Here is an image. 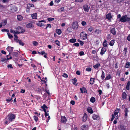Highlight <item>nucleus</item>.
Instances as JSON below:
<instances>
[{"label":"nucleus","mask_w":130,"mask_h":130,"mask_svg":"<svg viewBox=\"0 0 130 130\" xmlns=\"http://www.w3.org/2000/svg\"><path fill=\"white\" fill-rule=\"evenodd\" d=\"M16 116L13 113H9L6 118H7L8 120L9 123L14 121L15 119Z\"/></svg>","instance_id":"1"},{"label":"nucleus","mask_w":130,"mask_h":130,"mask_svg":"<svg viewBox=\"0 0 130 130\" xmlns=\"http://www.w3.org/2000/svg\"><path fill=\"white\" fill-rule=\"evenodd\" d=\"M80 37L83 40H85L87 39V34L84 31H82L80 34Z\"/></svg>","instance_id":"2"},{"label":"nucleus","mask_w":130,"mask_h":130,"mask_svg":"<svg viewBox=\"0 0 130 130\" xmlns=\"http://www.w3.org/2000/svg\"><path fill=\"white\" fill-rule=\"evenodd\" d=\"M13 58V60H15L16 59H17V57L18 56V53L16 52H13L11 53Z\"/></svg>","instance_id":"3"},{"label":"nucleus","mask_w":130,"mask_h":130,"mask_svg":"<svg viewBox=\"0 0 130 130\" xmlns=\"http://www.w3.org/2000/svg\"><path fill=\"white\" fill-rule=\"evenodd\" d=\"M42 22H44L45 23L46 22V21L44 20H42L41 21H38V22H37L36 23V25L38 26L41 27L42 26H45V24L42 23Z\"/></svg>","instance_id":"4"},{"label":"nucleus","mask_w":130,"mask_h":130,"mask_svg":"<svg viewBox=\"0 0 130 130\" xmlns=\"http://www.w3.org/2000/svg\"><path fill=\"white\" fill-rule=\"evenodd\" d=\"M83 8L84 10L87 12H88L90 8V7H88V5L87 4H85L83 6Z\"/></svg>","instance_id":"5"},{"label":"nucleus","mask_w":130,"mask_h":130,"mask_svg":"<svg viewBox=\"0 0 130 130\" xmlns=\"http://www.w3.org/2000/svg\"><path fill=\"white\" fill-rule=\"evenodd\" d=\"M78 22H77L73 23L72 27L74 29H77L78 28Z\"/></svg>","instance_id":"6"},{"label":"nucleus","mask_w":130,"mask_h":130,"mask_svg":"<svg viewBox=\"0 0 130 130\" xmlns=\"http://www.w3.org/2000/svg\"><path fill=\"white\" fill-rule=\"evenodd\" d=\"M20 29L21 30V31H20L21 33L24 32L26 31L25 29L23 28V27L20 26L18 27L17 28V30H19Z\"/></svg>","instance_id":"7"},{"label":"nucleus","mask_w":130,"mask_h":130,"mask_svg":"<svg viewBox=\"0 0 130 130\" xmlns=\"http://www.w3.org/2000/svg\"><path fill=\"white\" fill-rule=\"evenodd\" d=\"M13 48V47L10 46H8L6 48L7 50L9 52V55H10L11 53L12 52Z\"/></svg>","instance_id":"8"},{"label":"nucleus","mask_w":130,"mask_h":130,"mask_svg":"<svg viewBox=\"0 0 130 130\" xmlns=\"http://www.w3.org/2000/svg\"><path fill=\"white\" fill-rule=\"evenodd\" d=\"M80 90L81 93H87V90L86 88L84 87H83L82 88H80Z\"/></svg>","instance_id":"9"},{"label":"nucleus","mask_w":130,"mask_h":130,"mask_svg":"<svg viewBox=\"0 0 130 130\" xmlns=\"http://www.w3.org/2000/svg\"><path fill=\"white\" fill-rule=\"evenodd\" d=\"M38 54L40 55H43L44 54V57L45 58H47V54L46 53H45L44 51H42L41 52H38Z\"/></svg>","instance_id":"10"},{"label":"nucleus","mask_w":130,"mask_h":130,"mask_svg":"<svg viewBox=\"0 0 130 130\" xmlns=\"http://www.w3.org/2000/svg\"><path fill=\"white\" fill-rule=\"evenodd\" d=\"M92 117L94 120H99L100 119L99 116L96 115L94 114H93Z\"/></svg>","instance_id":"11"},{"label":"nucleus","mask_w":130,"mask_h":130,"mask_svg":"<svg viewBox=\"0 0 130 130\" xmlns=\"http://www.w3.org/2000/svg\"><path fill=\"white\" fill-rule=\"evenodd\" d=\"M106 49L104 47H103L101 50V52H100V54L102 56H103L104 54H105V52L106 51Z\"/></svg>","instance_id":"12"},{"label":"nucleus","mask_w":130,"mask_h":130,"mask_svg":"<svg viewBox=\"0 0 130 130\" xmlns=\"http://www.w3.org/2000/svg\"><path fill=\"white\" fill-rule=\"evenodd\" d=\"M112 17L111 14L110 13H109L108 14H106V18L108 20H111Z\"/></svg>","instance_id":"13"},{"label":"nucleus","mask_w":130,"mask_h":130,"mask_svg":"<svg viewBox=\"0 0 130 130\" xmlns=\"http://www.w3.org/2000/svg\"><path fill=\"white\" fill-rule=\"evenodd\" d=\"M120 21L122 22H126V15H123L121 18Z\"/></svg>","instance_id":"14"},{"label":"nucleus","mask_w":130,"mask_h":130,"mask_svg":"<svg viewBox=\"0 0 130 130\" xmlns=\"http://www.w3.org/2000/svg\"><path fill=\"white\" fill-rule=\"evenodd\" d=\"M110 32L113 35H115L116 34V29L114 27L111 28L110 30Z\"/></svg>","instance_id":"15"},{"label":"nucleus","mask_w":130,"mask_h":130,"mask_svg":"<svg viewBox=\"0 0 130 130\" xmlns=\"http://www.w3.org/2000/svg\"><path fill=\"white\" fill-rule=\"evenodd\" d=\"M88 127V125L84 124L81 127V130H86Z\"/></svg>","instance_id":"16"},{"label":"nucleus","mask_w":130,"mask_h":130,"mask_svg":"<svg viewBox=\"0 0 130 130\" xmlns=\"http://www.w3.org/2000/svg\"><path fill=\"white\" fill-rule=\"evenodd\" d=\"M87 115L85 113H84L83 117L82 118V121L83 122H86L87 118Z\"/></svg>","instance_id":"17"},{"label":"nucleus","mask_w":130,"mask_h":130,"mask_svg":"<svg viewBox=\"0 0 130 130\" xmlns=\"http://www.w3.org/2000/svg\"><path fill=\"white\" fill-rule=\"evenodd\" d=\"M67 121V119L64 116L61 117V123H65Z\"/></svg>","instance_id":"18"},{"label":"nucleus","mask_w":130,"mask_h":130,"mask_svg":"<svg viewBox=\"0 0 130 130\" xmlns=\"http://www.w3.org/2000/svg\"><path fill=\"white\" fill-rule=\"evenodd\" d=\"M45 112V114H44L45 116V117L46 118H47V116H48L47 120H46V122H48L49 121V120L50 119V116L49 115L48 113H47V112L46 111V112Z\"/></svg>","instance_id":"19"},{"label":"nucleus","mask_w":130,"mask_h":130,"mask_svg":"<svg viewBox=\"0 0 130 130\" xmlns=\"http://www.w3.org/2000/svg\"><path fill=\"white\" fill-rule=\"evenodd\" d=\"M26 27L28 28L33 27H34V25L32 24L29 23L26 24Z\"/></svg>","instance_id":"20"},{"label":"nucleus","mask_w":130,"mask_h":130,"mask_svg":"<svg viewBox=\"0 0 130 130\" xmlns=\"http://www.w3.org/2000/svg\"><path fill=\"white\" fill-rule=\"evenodd\" d=\"M87 111L89 113L92 114L93 113V110L91 107H89L87 109Z\"/></svg>","instance_id":"21"},{"label":"nucleus","mask_w":130,"mask_h":130,"mask_svg":"<svg viewBox=\"0 0 130 130\" xmlns=\"http://www.w3.org/2000/svg\"><path fill=\"white\" fill-rule=\"evenodd\" d=\"M41 108L43 109V111L45 112L46 111V108L47 109L48 107L45 104H44L43 106L41 107Z\"/></svg>","instance_id":"22"},{"label":"nucleus","mask_w":130,"mask_h":130,"mask_svg":"<svg viewBox=\"0 0 130 130\" xmlns=\"http://www.w3.org/2000/svg\"><path fill=\"white\" fill-rule=\"evenodd\" d=\"M34 5L32 4H28L27 6V8L26 9V10H27V9L29 10V8L31 7H34Z\"/></svg>","instance_id":"23"},{"label":"nucleus","mask_w":130,"mask_h":130,"mask_svg":"<svg viewBox=\"0 0 130 130\" xmlns=\"http://www.w3.org/2000/svg\"><path fill=\"white\" fill-rule=\"evenodd\" d=\"M101 30L99 29H96L95 30L94 32L95 33L96 35H98L99 34H100L101 32Z\"/></svg>","instance_id":"24"},{"label":"nucleus","mask_w":130,"mask_h":130,"mask_svg":"<svg viewBox=\"0 0 130 130\" xmlns=\"http://www.w3.org/2000/svg\"><path fill=\"white\" fill-rule=\"evenodd\" d=\"M14 40H15L17 43H18L20 40L18 39V36L15 34H14Z\"/></svg>","instance_id":"25"},{"label":"nucleus","mask_w":130,"mask_h":130,"mask_svg":"<svg viewBox=\"0 0 130 130\" xmlns=\"http://www.w3.org/2000/svg\"><path fill=\"white\" fill-rule=\"evenodd\" d=\"M76 41V39L75 38H72L70 39L69 41V42L72 43H75Z\"/></svg>","instance_id":"26"},{"label":"nucleus","mask_w":130,"mask_h":130,"mask_svg":"<svg viewBox=\"0 0 130 130\" xmlns=\"http://www.w3.org/2000/svg\"><path fill=\"white\" fill-rule=\"evenodd\" d=\"M95 78H90V80L89 82L90 83V84L93 85L94 84V82H95Z\"/></svg>","instance_id":"27"},{"label":"nucleus","mask_w":130,"mask_h":130,"mask_svg":"<svg viewBox=\"0 0 130 130\" xmlns=\"http://www.w3.org/2000/svg\"><path fill=\"white\" fill-rule=\"evenodd\" d=\"M23 18V17L20 15H18L17 16V19L19 21H21Z\"/></svg>","instance_id":"28"},{"label":"nucleus","mask_w":130,"mask_h":130,"mask_svg":"<svg viewBox=\"0 0 130 130\" xmlns=\"http://www.w3.org/2000/svg\"><path fill=\"white\" fill-rule=\"evenodd\" d=\"M101 66L99 63H98L93 66V67L95 69H96L99 67Z\"/></svg>","instance_id":"29"},{"label":"nucleus","mask_w":130,"mask_h":130,"mask_svg":"<svg viewBox=\"0 0 130 130\" xmlns=\"http://www.w3.org/2000/svg\"><path fill=\"white\" fill-rule=\"evenodd\" d=\"M107 41L106 40H104L103 44V45L104 47H106L107 46Z\"/></svg>","instance_id":"30"},{"label":"nucleus","mask_w":130,"mask_h":130,"mask_svg":"<svg viewBox=\"0 0 130 130\" xmlns=\"http://www.w3.org/2000/svg\"><path fill=\"white\" fill-rule=\"evenodd\" d=\"M128 111V109L127 108H125V109L124 112L125 113L124 116L125 117H126L127 115V112Z\"/></svg>","instance_id":"31"},{"label":"nucleus","mask_w":130,"mask_h":130,"mask_svg":"<svg viewBox=\"0 0 130 130\" xmlns=\"http://www.w3.org/2000/svg\"><path fill=\"white\" fill-rule=\"evenodd\" d=\"M115 43V40H112L110 41L109 43V45L112 46H113Z\"/></svg>","instance_id":"32"},{"label":"nucleus","mask_w":130,"mask_h":130,"mask_svg":"<svg viewBox=\"0 0 130 130\" xmlns=\"http://www.w3.org/2000/svg\"><path fill=\"white\" fill-rule=\"evenodd\" d=\"M120 110V109L117 108L115 111L114 115L116 116V115L118 113Z\"/></svg>","instance_id":"33"},{"label":"nucleus","mask_w":130,"mask_h":130,"mask_svg":"<svg viewBox=\"0 0 130 130\" xmlns=\"http://www.w3.org/2000/svg\"><path fill=\"white\" fill-rule=\"evenodd\" d=\"M37 14L36 13H34L31 15V17L33 19H36L37 18Z\"/></svg>","instance_id":"34"},{"label":"nucleus","mask_w":130,"mask_h":130,"mask_svg":"<svg viewBox=\"0 0 130 130\" xmlns=\"http://www.w3.org/2000/svg\"><path fill=\"white\" fill-rule=\"evenodd\" d=\"M90 101L92 103H94L95 101V99L93 97H92L90 99Z\"/></svg>","instance_id":"35"},{"label":"nucleus","mask_w":130,"mask_h":130,"mask_svg":"<svg viewBox=\"0 0 130 130\" xmlns=\"http://www.w3.org/2000/svg\"><path fill=\"white\" fill-rule=\"evenodd\" d=\"M56 32L59 35H60L62 32L61 30L59 29H57L56 31Z\"/></svg>","instance_id":"36"},{"label":"nucleus","mask_w":130,"mask_h":130,"mask_svg":"<svg viewBox=\"0 0 130 130\" xmlns=\"http://www.w3.org/2000/svg\"><path fill=\"white\" fill-rule=\"evenodd\" d=\"M130 65V63L129 62L127 61L126 62L125 65V67L126 68H128L129 67Z\"/></svg>","instance_id":"37"},{"label":"nucleus","mask_w":130,"mask_h":130,"mask_svg":"<svg viewBox=\"0 0 130 130\" xmlns=\"http://www.w3.org/2000/svg\"><path fill=\"white\" fill-rule=\"evenodd\" d=\"M122 98L123 99H125L126 98L127 94L125 92H124L122 94Z\"/></svg>","instance_id":"38"},{"label":"nucleus","mask_w":130,"mask_h":130,"mask_svg":"<svg viewBox=\"0 0 130 130\" xmlns=\"http://www.w3.org/2000/svg\"><path fill=\"white\" fill-rule=\"evenodd\" d=\"M130 85V82L128 81L127 83L126 86V89L127 90H128L129 89V87Z\"/></svg>","instance_id":"39"},{"label":"nucleus","mask_w":130,"mask_h":130,"mask_svg":"<svg viewBox=\"0 0 130 130\" xmlns=\"http://www.w3.org/2000/svg\"><path fill=\"white\" fill-rule=\"evenodd\" d=\"M101 79L103 80L105 77V73L103 71H102Z\"/></svg>","instance_id":"40"},{"label":"nucleus","mask_w":130,"mask_h":130,"mask_svg":"<svg viewBox=\"0 0 130 130\" xmlns=\"http://www.w3.org/2000/svg\"><path fill=\"white\" fill-rule=\"evenodd\" d=\"M0 61L2 62L5 61L6 62L7 60V59H6V58H4L3 57H2L0 59Z\"/></svg>","instance_id":"41"},{"label":"nucleus","mask_w":130,"mask_h":130,"mask_svg":"<svg viewBox=\"0 0 130 130\" xmlns=\"http://www.w3.org/2000/svg\"><path fill=\"white\" fill-rule=\"evenodd\" d=\"M76 82L77 79L75 78H74L72 79V82L73 84L76 85L77 84H75L76 83Z\"/></svg>","instance_id":"42"},{"label":"nucleus","mask_w":130,"mask_h":130,"mask_svg":"<svg viewBox=\"0 0 130 130\" xmlns=\"http://www.w3.org/2000/svg\"><path fill=\"white\" fill-rule=\"evenodd\" d=\"M111 76L110 74H108V75L105 78V79L106 80H108L110 79L111 78Z\"/></svg>","instance_id":"43"},{"label":"nucleus","mask_w":130,"mask_h":130,"mask_svg":"<svg viewBox=\"0 0 130 130\" xmlns=\"http://www.w3.org/2000/svg\"><path fill=\"white\" fill-rule=\"evenodd\" d=\"M64 9V7H62L60 8L59 9H58V11L59 12H61L63 11Z\"/></svg>","instance_id":"44"},{"label":"nucleus","mask_w":130,"mask_h":130,"mask_svg":"<svg viewBox=\"0 0 130 130\" xmlns=\"http://www.w3.org/2000/svg\"><path fill=\"white\" fill-rule=\"evenodd\" d=\"M7 22L6 20H3L2 21V23L4 26L5 25L7 24Z\"/></svg>","instance_id":"45"},{"label":"nucleus","mask_w":130,"mask_h":130,"mask_svg":"<svg viewBox=\"0 0 130 130\" xmlns=\"http://www.w3.org/2000/svg\"><path fill=\"white\" fill-rule=\"evenodd\" d=\"M111 35L109 34H108L106 36V38L107 40H110L111 39Z\"/></svg>","instance_id":"46"},{"label":"nucleus","mask_w":130,"mask_h":130,"mask_svg":"<svg viewBox=\"0 0 130 130\" xmlns=\"http://www.w3.org/2000/svg\"><path fill=\"white\" fill-rule=\"evenodd\" d=\"M18 42L19 43L20 45L22 46H23L24 45V43L22 42V40H20Z\"/></svg>","instance_id":"47"},{"label":"nucleus","mask_w":130,"mask_h":130,"mask_svg":"<svg viewBox=\"0 0 130 130\" xmlns=\"http://www.w3.org/2000/svg\"><path fill=\"white\" fill-rule=\"evenodd\" d=\"M34 120L37 122L38 120V117L36 116H34L33 117Z\"/></svg>","instance_id":"48"},{"label":"nucleus","mask_w":130,"mask_h":130,"mask_svg":"<svg viewBox=\"0 0 130 130\" xmlns=\"http://www.w3.org/2000/svg\"><path fill=\"white\" fill-rule=\"evenodd\" d=\"M32 44L34 46H36L38 44V43L36 41H34L32 42Z\"/></svg>","instance_id":"49"},{"label":"nucleus","mask_w":130,"mask_h":130,"mask_svg":"<svg viewBox=\"0 0 130 130\" xmlns=\"http://www.w3.org/2000/svg\"><path fill=\"white\" fill-rule=\"evenodd\" d=\"M7 34L8 35V36L10 39H11L13 37V36L10 33L8 32L7 33Z\"/></svg>","instance_id":"50"},{"label":"nucleus","mask_w":130,"mask_h":130,"mask_svg":"<svg viewBox=\"0 0 130 130\" xmlns=\"http://www.w3.org/2000/svg\"><path fill=\"white\" fill-rule=\"evenodd\" d=\"M55 43L58 46L60 45V42L58 40H56L55 41Z\"/></svg>","instance_id":"51"},{"label":"nucleus","mask_w":130,"mask_h":130,"mask_svg":"<svg viewBox=\"0 0 130 130\" xmlns=\"http://www.w3.org/2000/svg\"><path fill=\"white\" fill-rule=\"evenodd\" d=\"M127 48L126 47H125L124 48V50H123V51H124V53L125 55L126 53H127Z\"/></svg>","instance_id":"52"},{"label":"nucleus","mask_w":130,"mask_h":130,"mask_svg":"<svg viewBox=\"0 0 130 130\" xmlns=\"http://www.w3.org/2000/svg\"><path fill=\"white\" fill-rule=\"evenodd\" d=\"M37 91L39 92H41L42 91V89L41 88H37Z\"/></svg>","instance_id":"53"},{"label":"nucleus","mask_w":130,"mask_h":130,"mask_svg":"<svg viewBox=\"0 0 130 130\" xmlns=\"http://www.w3.org/2000/svg\"><path fill=\"white\" fill-rule=\"evenodd\" d=\"M79 55H80V56H82L84 55V53L83 51H80L79 53Z\"/></svg>","instance_id":"54"},{"label":"nucleus","mask_w":130,"mask_h":130,"mask_svg":"<svg viewBox=\"0 0 130 130\" xmlns=\"http://www.w3.org/2000/svg\"><path fill=\"white\" fill-rule=\"evenodd\" d=\"M54 18H49L47 19V20L49 22H51L52 21L54 20Z\"/></svg>","instance_id":"55"},{"label":"nucleus","mask_w":130,"mask_h":130,"mask_svg":"<svg viewBox=\"0 0 130 130\" xmlns=\"http://www.w3.org/2000/svg\"><path fill=\"white\" fill-rule=\"evenodd\" d=\"M62 76L63 77H65L66 78H67L68 76L67 74L66 73H64L62 75Z\"/></svg>","instance_id":"56"},{"label":"nucleus","mask_w":130,"mask_h":130,"mask_svg":"<svg viewBox=\"0 0 130 130\" xmlns=\"http://www.w3.org/2000/svg\"><path fill=\"white\" fill-rule=\"evenodd\" d=\"M9 55H7V60H9L11 59L13 57H12L10 56V57L9 58L8 57L9 56Z\"/></svg>","instance_id":"57"},{"label":"nucleus","mask_w":130,"mask_h":130,"mask_svg":"<svg viewBox=\"0 0 130 130\" xmlns=\"http://www.w3.org/2000/svg\"><path fill=\"white\" fill-rule=\"evenodd\" d=\"M6 101H7L8 102H10L11 101H12V98H11V99H6Z\"/></svg>","instance_id":"58"},{"label":"nucleus","mask_w":130,"mask_h":130,"mask_svg":"<svg viewBox=\"0 0 130 130\" xmlns=\"http://www.w3.org/2000/svg\"><path fill=\"white\" fill-rule=\"evenodd\" d=\"M120 127L121 130H124L125 129V126L123 125H121Z\"/></svg>","instance_id":"59"},{"label":"nucleus","mask_w":130,"mask_h":130,"mask_svg":"<svg viewBox=\"0 0 130 130\" xmlns=\"http://www.w3.org/2000/svg\"><path fill=\"white\" fill-rule=\"evenodd\" d=\"M93 29V27H91L89 28L88 29V30L89 31L91 32L92 31Z\"/></svg>","instance_id":"60"},{"label":"nucleus","mask_w":130,"mask_h":130,"mask_svg":"<svg viewBox=\"0 0 130 130\" xmlns=\"http://www.w3.org/2000/svg\"><path fill=\"white\" fill-rule=\"evenodd\" d=\"M92 70V69L90 68H87L86 69V70L88 71H91Z\"/></svg>","instance_id":"61"},{"label":"nucleus","mask_w":130,"mask_h":130,"mask_svg":"<svg viewBox=\"0 0 130 130\" xmlns=\"http://www.w3.org/2000/svg\"><path fill=\"white\" fill-rule=\"evenodd\" d=\"M126 15V21H130V17L128 18L127 17V15Z\"/></svg>","instance_id":"62"},{"label":"nucleus","mask_w":130,"mask_h":130,"mask_svg":"<svg viewBox=\"0 0 130 130\" xmlns=\"http://www.w3.org/2000/svg\"><path fill=\"white\" fill-rule=\"evenodd\" d=\"M74 45L78 47L79 46V43H75L74 44H73Z\"/></svg>","instance_id":"63"},{"label":"nucleus","mask_w":130,"mask_h":130,"mask_svg":"<svg viewBox=\"0 0 130 130\" xmlns=\"http://www.w3.org/2000/svg\"><path fill=\"white\" fill-rule=\"evenodd\" d=\"M86 24V22L84 21H83L81 23L82 25L83 26L85 25Z\"/></svg>","instance_id":"64"}]
</instances>
